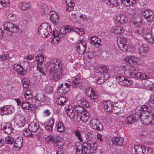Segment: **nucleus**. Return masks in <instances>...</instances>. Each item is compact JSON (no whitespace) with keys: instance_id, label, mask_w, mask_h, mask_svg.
<instances>
[{"instance_id":"nucleus-40","label":"nucleus","mask_w":154,"mask_h":154,"mask_svg":"<svg viewBox=\"0 0 154 154\" xmlns=\"http://www.w3.org/2000/svg\"><path fill=\"white\" fill-rule=\"evenodd\" d=\"M30 5L28 3H22L20 5V7L22 10H26L29 8Z\"/></svg>"},{"instance_id":"nucleus-62","label":"nucleus","mask_w":154,"mask_h":154,"mask_svg":"<svg viewBox=\"0 0 154 154\" xmlns=\"http://www.w3.org/2000/svg\"><path fill=\"white\" fill-rule=\"evenodd\" d=\"M75 135L78 137V138L80 141H82V139L81 137V134H80V132L77 131L75 132Z\"/></svg>"},{"instance_id":"nucleus-1","label":"nucleus","mask_w":154,"mask_h":154,"mask_svg":"<svg viewBox=\"0 0 154 154\" xmlns=\"http://www.w3.org/2000/svg\"><path fill=\"white\" fill-rule=\"evenodd\" d=\"M50 68L49 72L50 75L53 76L56 79H59L62 74V70L61 69L62 65L59 59L52 58L50 62Z\"/></svg>"},{"instance_id":"nucleus-19","label":"nucleus","mask_w":154,"mask_h":154,"mask_svg":"<svg viewBox=\"0 0 154 154\" xmlns=\"http://www.w3.org/2000/svg\"><path fill=\"white\" fill-rule=\"evenodd\" d=\"M148 49V45L146 44H144L140 46L139 52L140 55L143 56H144L147 53Z\"/></svg>"},{"instance_id":"nucleus-28","label":"nucleus","mask_w":154,"mask_h":154,"mask_svg":"<svg viewBox=\"0 0 154 154\" xmlns=\"http://www.w3.org/2000/svg\"><path fill=\"white\" fill-rule=\"evenodd\" d=\"M74 110L76 112V114L77 115V114L79 115V114H82V112H84L86 110L82 107V106H74Z\"/></svg>"},{"instance_id":"nucleus-44","label":"nucleus","mask_w":154,"mask_h":154,"mask_svg":"<svg viewBox=\"0 0 154 154\" xmlns=\"http://www.w3.org/2000/svg\"><path fill=\"white\" fill-rule=\"evenodd\" d=\"M107 4L109 5H111L112 7L114 6L116 7L119 5V3L117 2L116 0H110L109 1V3Z\"/></svg>"},{"instance_id":"nucleus-3","label":"nucleus","mask_w":154,"mask_h":154,"mask_svg":"<svg viewBox=\"0 0 154 154\" xmlns=\"http://www.w3.org/2000/svg\"><path fill=\"white\" fill-rule=\"evenodd\" d=\"M128 39L123 36L118 38L117 44L120 49L123 52L128 51L127 42Z\"/></svg>"},{"instance_id":"nucleus-27","label":"nucleus","mask_w":154,"mask_h":154,"mask_svg":"<svg viewBox=\"0 0 154 154\" xmlns=\"http://www.w3.org/2000/svg\"><path fill=\"white\" fill-rule=\"evenodd\" d=\"M3 130L4 132L8 134H11L13 131V128L11 125L8 124L3 127Z\"/></svg>"},{"instance_id":"nucleus-36","label":"nucleus","mask_w":154,"mask_h":154,"mask_svg":"<svg viewBox=\"0 0 154 154\" xmlns=\"http://www.w3.org/2000/svg\"><path fill=\"white\" fill-rule=\"evenodd\" d=\"M21 106L25 109L28 110L30 108H32L33 106L31 104L27 101H25L22 102Z\"/></svg>"},{"instance_id":"nucleus-48","label":"nucleus","mask_w":154,"mask_h":154,"mask_svg":"<svg viewBox=\"0 0 154 154\" xmlns=\"http://www.w3.org/2000/svg\"><path fill=\"white\" fill-rule=\"evenodd\" d=\"M36 99V96L34 97L33 101L35 102L34 104L35 106V107L36 108H38L41 106L42 104L40 103V102L37 100Z\"/></svg>"},{"instance_id":"nucleus-25","label":"nucleus","mask_w":154,"mask_h":154,"mask_svg":"<svg viewBox=\"0 0 154 154\" xmlns=\"http://www.w3.org/2000/svg\"><path fill=\"white\" fill-rule=\"evenodd\" d=\"M66 11L70 12L73 9L75 5L71 0H66Z\"/></svg>"},{"instance_id":"nucleus-24","label":"nucleus","mask_w":154,"mask_h":154,"mask_svg":"<svg viewBox=\"0 0 154 154\" xmlns=\"http://www.w3.org/2000/svg\"><path fill=\"white\" fill-rule=\"evenodd\" d=\"M40 125L34 122L30 123L29 126V128L30 131L32 132H35L39 128Z\"/></svg>"},{"instance_id":"nucleus-18","label":"nucleus","mask_w":154,"mask_h":154,"mask_svg":"<svg viewBox=\"0 0 154 154\" xmlns=\"http://www.w3.org/2000/svg\"><path fill=\"white\" fill-rule=\"evenodd\" d=\"M111 141L115 145L121 146L123 142V139L120 137H115L111 139Z\"/></svg>"},{"instance_id":"nucleus-59","label":"nucleus","mask_w":154,"mask_h":154,"mask_svg":"<svg viewBox=\"0 0 154 154\" xmlns=\"http://www.w3.org/2000/svg\"><path fill=\"white\" fill-rule=\"evenodd\" d=\"M52 139L51 142L55 143H57L56 145L59 146V143H60V140H58L57 137L53 136V138Z\"/></svg>"},{"instance_id":"nucleus-6","label":"nucleus","mask_w":154,"mask_h":154,"mask_svg":"<svg viewBox=\"0 0 154 154\" xmlns=\"http://www.w3.org/2000/svg\"><path fill=\"white\" fill-rule=\"evenodd\" d=\"M90 126L92 129L97 131H102L103 129L102 123L96 119H93L91 120Z\"/></svg>"},{"instance_id":"nucleus-50","label":"nucleus","mask_w":154,"mask_h":154,"mask_svg":"<svg viewBox=\"0 0 154 154\" xmlns=\"http://www.w3.org/2000/svg\"><path fill=\"white\" fill-rule=\"evenodd\" d=\"M123 84L124 86H130L133 83V82L131 81H130L127 79H125L124 82Z\"/></svg>"},{"instance_id":"nucleus-41","label":"nucleus","mask_w":154,"mask_h":154,"mask_svg":"<svg viewBox=\"0 0 154 154\" xmlns=\"http://www.w3.org/2000/svg\"><path fill=\"white\" fill-rule=\"evenodd\" d=\"M9 0H0V9H2L6 6L7 4H9Z\"/></svg>"},{"instance_id":"nucleus-22","label":"nucleus","mask_w":154,"mask_h":154,"mask_svg":"<svg viewBox=\"0 0 154 154\" xmlns=\"http://www.w3.org/2000/svg\"><path fill=\"white\" fill-rule=\"evenodd\" d=\"M103 105L105 109L107 110L106 111L109 112L112 111L113 106L110 101L109 100L104 101L103 103Z\"/></svg>"},{"instance_id":"nucleus-63","label":"nucleus","mask_w":154,"mask_h":154,"mask_svg":"<svg viewBox=\"0 0 154 154\" xmlns=\"http://www.w3.org/2000/svg\"><path fill=\"white\" fill-rule=\"evenodd\" d=\"M46 90L48 93H51L53 91L52 87L50 86H48L46 87Z\"/></svg>"},{"instance_id":"nucleus-54","label":"nucleus","mask_w":154,"mask_h":154,"mask_svg":"<svg viewBox=\"0 0 154 154\" xmlns=\"http://www.w3.org/2000/svg\"><path fill=\"white\" fill-rule=\"evenodd\" d=\"M73 84H72V86L74 88L77 87L78 85L80 83L79 80L78 78H75V80L72 82Z\"/></svg>"},{"instance_id":"nucleus-29","label":"nucleus","mask_w":154,"mask_h":154,"mask_svg":"<svg viewBox=\"0 0 154 154\" xmlns=\"http://www.w3.org/2000/svg\"><path fill=\"white\" fill-rule=\"evenodd\" d=\"M109 70V67L106 66H101L98 68L96 70L97 73H106Z\"/></svg>"},{"instance_id":"nucleus-49","label":"nucleus","mask_w":154,"mask_h":154,"mask_svg":"<svg viewBox=\"0 0 154 154\" xmlns=\"http://www.w3.org/2000/svg\"><path fill=\"white\" fill-rule=\"evenodd\" d=\"M29 81L28 79H26L23 81V87L26 88H29Z\"/></svg>"},{"instance_id":"nucleus-31","label":"nucleus","mask_w":154,"mask_h":154,"mask_svg":"<svg viewBox=\"0 0 154 154\" xmlns=\"http://www.w3.org/2000/svg\"><path fill=\"white\" fill-rule=\"evenodd\" d=\"M23 143V140L22 139L17 138L14 143V146L15 148H20L22 147Z\"/></svg>"},{"instance_id":"nucleus-64","label":"nucleus","mask_w":154,"mask_h":154,"mask_svg":"<svg viewBox=\"0 0 154 154\" xmlns=\"http://www.w3.org/2000/svg\"><path fill=\"white\" fill-rule=\"evenodd\" d=\"M76 115V114L75 115L74 112L73 111L68 116L71 119H75Z\"/></svg>"},{"instance_id":"nucleus-8","label":"nucleus","mask_w":154,"mask_h":154,"mask_svg":"<svg viewBox=\"0 0 154 154\" xmlns=\"http://www.w3.org/2000/svg\"><path fill=\"white\" fill-rule=\"evenodd\" d=\"M148 111V109L147 110L144 111V113L142 118V119H140L141 122L143 124L145 125H148L149 124H154L153 122V120L151 117H150V114L147 115Z\"/></svg>"},{"instance_id":"nucleus-30","label":"nucleus","mask_w":154,"mask_h":154,"mask_svg":"<svg viewBox=\"0 0 154 154\" xmlns=\"http://www.w3.org/2000/svg\"><path fill=\"white\" fill-rule=\"evenodd\" d=\"M150 30L149 29H144L143 28H139L138 30V32L139 34H143V36L145 35H146L148 34H150Z\"/></svg>"},{"instance_id":"nucleus-2","label":"nucleus","mask_w":154,"mask_h":154,"mask_svg":"<svg viewBox=\"0 0 154 154\" xmlns=\"http://www.w3.org/2000/svg\"><path fill=\"white\" fill-rule=\"evenodd\" d=\"M38 33L43 38L50 36L52 32L51 26L48 23H42L39 26Z\"/></svg>"},{"instance_id":"nucleus-43","label":"nucleus","mask_w":154,"mask_h":154,"mask_svg":"<svg viewBox=\"0 0 154 154\" xmlns=\"http://www.w3.org/2000/svg\"><path fill=\"white\" fill-rule=\"evenodd\" d=\"M72 31L76 32L80 35H82L84 33V30L81 28L76 29L72 27Z\"/></svg>"},{"instance_id":"nucleus-61","label":"nucleus","mask_w":154,"mask_h":154,"mask_svg":"<svg viewBox=\"0 0 154 154\" xmlns=\"http://www.w3.org/2000/svg\"><path fill=\"white\" fill-rule=\"evenodd\" d=\"M103 79V78L102 79L101 77H99L98 79L96 80V82H97V83L98 84H100L104 82V79Z\"/></svg>"},{"instance_id":"nucleus-15","label":"nucleus","mask_w":154,"mask_h":154,"mask_svg":"<svg viewBox=\"0 0 154 154\" xmlns=\"http://www.w3.org/2000/svg\"><path fill=\"white\" fill-rule=\"evenodd\" d=\"M125 60L130 63H132L134 64H139L140 60L137 57L134 56L128 57L125 58Z\"/></svg>"},{"instance_id":"nucleus-35","label":"nucleus","mask_w":154,"mask_h":154,"mask_svg":"<svg viewBox=\"0 0 154 154\" xmlns=\"http://www.w3.org/2000/svg\"><path fill=\"white\" fill-rule=\"evenodd\" d=\"M36 60L37 62H39L38 64H40V66H42V62L44 60V55L43 54H39L35 57Z\"/></svg>"},{"instance_id":"nucleus-21","label":"nucleus","mask_w":154,"mask_h":154,"mask_svg":"<svg viewBox=\"0 0 154 154\" xmlns=\"http://www.w3.org/2000/svg\"><path fill=\"white\" fill-rule=\"evenodd\" d=\"M72 27L71 26H67L62 27L60 29V32L64 35L67 33H69L72 31Z\"/></svg>"},{"instance_id":"nucleus-9","label":"nucleus","mask_w":154,"mask_h":154,"mask_svg":"<svg viewBox=\"0 0 154 154\" xmlns=\"http://www.w3.org/2000/svg\"><path fill=\"white\" fill-rule=\"evenodd\" d=\"M143 12V15L148 22H151L154 20V16L152 11L146 9Z\"/></svg>"},{"instance_id":"nucleus-26","label":"nucleus","mask_w":154,"mask_h":154,"mask_svg":"<svg viewBox=\"0 0 154 154\" xmlns=\"http://www.w3.org/2000/svg\"><path fill=\"white\" fill-rule=\"evenodd\" d=\"M50 19L51 22L54 24H57L59 22V19L57 13L51 14Z\"/></svg>"},{"instance_id":"nucleus-11","label":"nucleus","mask_w":154,"mask_h":154,"mask_svg":"<svg viewBox=\"0 0 154 154\" xmlns=\"http://www.w3.org/2000/svg\"><path fill=\"white\" fill-rule=\"evenodd\" d=\"M149 108V107L146 105H143L141 106L140 109V111L135 113L134 114L135 116H134V118H136V121L138 119H142V118L144 111H147Z\"/></svg>"},{"instance_id":"nucleus-60","label":"nucleus","mask_w":154,"mask_h":154,"mask_svg":"<svg viewBox=\"0 0 154 154\" xmlns=\"http://www.w3.org/2000/svg\"><path fill=\"white\" fill-rule=\"evenodd\" d=\"M9 55L7 54L0 56V61L5 60L8 59Z\"/></svg>"},{"instance_id":"nucleus-16","label":"nucleus","mask_w":154,"mask_h":154,"mask_svg":"<svg viewBox=\"0 0 154 154\" xmlns=\"http://www.w3.org/2000/svg\"><path fill=\"white\" fill-rule=\"evenodd\" d=\"M89 42L91 45L98 47L101 45V40L96 36H94L89 39Z\"/></svg>"},{"instance_id":"nucleus-13","label":"nucleus","mask_w":154,"mask_h":154,"mask_svg":"<svg viewBox=\"0 0 154 154\" xmlns=\"http://www.w3.org/2000/svg\"><path fill=\"white\" fill-rule=\"evenodd\" d=\"M95 146L94 145H91V144L84 143L83 146L84 154H91V152L94 149Z\"/></svg>"},{"instance_id":"nucleus-34","label":"nucleus","mask_w":154,"mask_h":154,"mask_svg":"<svg viewBox=\"0 0 154 154\" xmlns=\"http://www.w3.org/2000/svg\"><path fill=\"white\" fill-rule=\"evenodd\" d=\"M49 123L50 124H47L45 125L46 130L48 131H52L53 126L54 124V121L53 119H51L49 122Z\"/></svg>"},{"instance_id":"nucleus-12","label":"nucleus","mask_w":154,"mask_h":154,"mask_svg":"<svg viewBox=\"0 0 154 154\" xmlns=\"http://www.w3.org/2000/svg\"><path fill=\"white\" fill-rule=\"evenodd\" d=\"M86 139L87 140L88 144L94 145L96 146V143L95 142V136L93 133L88 132L86 135Z\"/></svg>"},{"instance_id":"nucleus-58","label":"nucleus","mask_w":154,"mask_h":154,"mask_svg":"<svg viewBox=\"0 0 154 154\" xmlns=\"http://www.w3.org/2000/svg\"><path fill=\"white\" fill-rule=\"evenodd\" d=\"M40 64H37V69L39 70V71L42 73L43 75H46V73L43 71V69L42 67V66H40Z\"/></svg>"},{"instance_id":"nucleus-17","label":"nucleus","mask_w":154,"mask_h":154,"mask_svg":"<svg viewBox=\"0 0 154 154\" xmlns=\"http://www.w3.org/2000/svg\"><path fill=\"white\" fill-rule=\"evenodd\" d=\"M14 68L15 70L21 75H24L26 73V70H24L23 66L20 65L15 64Z\"/></svg>"},{"instance_id":"nucleus-55","label":"nucleus","mask_w":154,"mask_h":154,"mask_svg":"<svg viewBox=\"0 0 154 154\" xmlns=\"http://www.w3.org/2000/svg\"><path fill=\"white\" fill-rule=\"evenodd\" d=\"M101 150L98 149L96 148V146H95L94 147V149L91 152V154H101Z\"/></svg>"},{"instance_id":"nucleus-7","label":"nucleus","mask_w":154,"mask_h":154,"mask_svg":"<svg viewBox=\"0 0 154 154\" xmlns=\"http://www.w3.org/2000/svg\"><path fill=\"white\" fill-rule=\"evenodd\" d=\"M76 48L78 52L80 54H83L86 48V42L85 40H79L76 45Z\"/></svg>"},{"instance_id":"nucleus-10","label":"nucleus","mask_w":154,"mask_h":154,"mask_svg":"<svg viewBox=\"0 0 154 154\" xmlns=\"http://www.w3.org/2000/svg\"><path fill=\"white\" fill-rule=\"evenodd\" d=\"M70 85L67 83L61 84L58 88L59 92L62 94H65L68 92L70 89Z\"/></svg>"},{"instance_id":"nucleus-39","label":"nucleus","mask_w":154,"mask_h":154,"mask_svg":"<svg viewBox=\"0 0 154 154\" xmlns=\"http://www.w3.org/2000/svg\"><path fill=\"white\" fill-rule=\"evenodd\" d=\"M136 121V118H134V116L133 115L129 116L127 118V122L128 124H132L133 122Z\"/></svg>"},{"instance_id":"nucleus-23","label":"nucleus","mask_w":154,"mask_h":154,"mask_svg":"<svg viewBox=\"0 0 154 154\" xmlns=\"http://www.w3.org/2000/svg\"><path fill=\"white\" fill-rule=\"evenodd\" d=\"M126 17L123 14L118 15L116 17V22L120 24L124 23L127 22L126 20Z\"/></svg>"},{"instance_id":"nucleus-47","label":"nucleus","mask_w":154,"mask_h":154,"mask_svg":"<svg viewBox=\"0 0 154 154\" xmlns=\"http://www.w3.org/2000/svg\"><path fill=\"white\" fill-rule=\"evenodd\" d=\"M11 110L10 106L8 105L5 106L0 108V113Z\"/></svg>"},{"instance_id":"nucleus-53","label":"nucleus","mask_w":154,"mask_h":154,"mask_svg":"<svg viewBox=\"0 0 154 154\" xmlns=\"http://www.w3.org/2000/svg\"><path fill=\"white\" fill-rule=\"evenodd\" d=\"M95 54V52L93 51V52L89 51L86 53V56L88 58L90 59L94 57Z\"/></svg>"},{"instance_id":"nucleus-4","label":"nucleus","mask_w":154,"mask_h":154,"mask_svg":"<svg viewBox=\"0 0 154 154\" xmlns=\"http://www.w3.org/2000/svg\"><path fill=\"white\" fill-rule=\"evenodd\" d=\"M4 29L9 32V33L18 32L21 31L17 26H15L10 22H6L4 24Z\"/></svg>"},{"instance_id":"nucleus-33","label":"nucleus","mask_w":154,"mask_h":154,"mask_svg":"<svg viewBox=\"0 0 154 154\" xmlns=\"http://www.w3.org/2000/svg\"><path fill=\"white\" fill-rule=\"evenodd\" d=\"M87 95L88 96H89L91 99L92 100H95L97 97V95L96 94L92 88H91L90 93L87 92Z\"/></svg>"},{"instance_id":"nucleus-14","label":"nucleus","mask_w":154,"mask_h":154,"mask_svg":"<svg viewBox=\"0 0 154 154\" xmlns=\"http://www.w3.org/2000/svg\"><path fill=\"white\" fill-rule=\"evenodd\" d=\"M134 149L136 154H145L146 150V148L142 145H135Z\"/></svg>"},{"instance_id":"nucleus-37","label":"nucleus","mask_w":154,"mask_h":154,"mask_svg":"<svg viewBox=\"0 0 154 154\" xmlns=\"http://www.w3.org/2000/svg\"><path fill=\"white\" fill-rule=\"evenodd\" d=\"M124 32V29L120 26H116L115 27L113 32L116 34H122Z\"/></svg>"},{"instance_id":"nucleus-57","label":"nucleus","mask_w":154,"mask_h":154,"mask_svg":"<svg viewBox=\"0 0 154 154\" xmlns=\"http://www.w3.org/2000/svg\"><path fill=\"white\" fill-rule=\"evenodd\" d=\"M117 81L123 82L125 79L122 75H117L116 77Z\"/></svg>"},{"instance_id":"nucleus-45","label":"nucleus","mask_w":154,"mask_h":154,"mask_svg":"<svg viewBox=\"0 0 154 154\" xmlns=\"http://www.w3.org/2000/svg\"><path fill=\"white\" fill-rule=\"evenodd\" d=\"M84 148L82 145L76 147V154H83Z\"/></svg>"},{"instance_id":"nucleus-51","label":"nucleus","mask_w":154,"mask_h":154,"mask_svg":"<svg viewBox=\"0 0 154 154\" xmlns=\"http://www.w3.org/2000/svg\"><path fill=\"white\" fill-rule=\"evenodd\" d=\"M23 134L26 137H29L31 136L32 135L31 131L29 129H26L24 130L23 131Z\"/></svg>"},{"instance_id":"nucleus-32","label":"nucleus","mask_w":154,"mask_h":154,"mask_svg":"<svg viewBox=\"0 0 154 154\" xmlns=\"http://www.w3.org/2000/svg\"><path fill=\"white\" fill-rule=\"evenodd\" d=\"M49 12L48 7L46 5H43L41 7L40 12L42 16L46 15Z\"/></svg>"},{"instance_id":"nucleus-38","label":"nucleus","mask_w":154,"mask_h":154,"mask_svg":"<svg viewBox=\"0 0 154 154\" xmlns=\"http://www.w3.org/2000/svg\"><path fill=\"white\" fill-rule=\"evenodd\" d=\"M57 104L60 106L64 105V103L66 102V97L61 96L57 98Z\"/></svg>"},{"instance_id":"nucleus-46","label":"nucleus","mask_w":154,"mask_h":154,"mask_svg":"<svg viewBox=\"0 0 154 154\" xmlns=\"http://www.w3.org/2000/svg\"><path fill=\"white\" fill-rule=\"evenodd\" d=\"M5 143L7 144H11L14 143V139L12 137H8L5 138Z\"/></svg>"},{"instance_id":"nucleus-5","label":"nucleus","mask_w":154,"mask_h":154,"mask_svg":"<svg viewBox=\"0 0 154 154\" xmlns=\"http://www.w3.org/2000/svg\"><path fill=\"white\" fill-rule=\"evenodd\" d=\"M130 77L132 78H139L142 80L152 78V76L147 75L144 73H142L140 72H131L130 73Z\"/></svg>"},{"instance_id":"nucleus-56","label":"nucleus","mask_w":154,"mask_h":154,"mask_svg":"<svg viewBox=\"0 0 154 154\" xmlns=\"http://www.w3.org/2000/svg\"><path fill=\"white\" fill-rule=\"evenodd\" d=\"M44 99V96L43 94H40L37 97L36 100L41 102H42Z\"/></svg>"},{"instance_id":"nucleus-20","label":"nucleus","mask_w":154,"mask_h":154,"mask_svg":"<svg viewBox=\"0 0 154 154\" xmlns=\"http://www.w3.org/2000/svg\"><path fill=\"white\" fill-rule=\"evenodd\" d=\"M76 118L75 120L79 122L80 121H82V122H86L88 120L89 117L87 114L84 113V114L81 116L80 115H79L77 114V115L76 116Z\"/></svg>"},{"instance_id":"nucleus-42","label":"nucleus","mask_w":154,"mask_h":154,"mask_svg":"<svg viewBox=\"0 0 154 154\" xmlns=\"http://www.w3.org/2000/svg\"><path fill=\"white\" fill-rule=\"evenodd\" d=\"M57 130L59 132H62L64 131L65 128L62 122H59L57 125Z\"/></svg>"},{"instance_id":"nucleus-52","label":"nucleus","mask_w":154,"mask_h":154,"mask_svg":"<svg viewBox=\"0 0 154 154\" xmlns=\"http://www.w3.org/2000/svg\"><path fill=\"white\" fill-rule=\"evenodd\" d=\"M81 104L82 106L86 108H87L89 106V103L87 102L85 99L84 98L82 99L81 101Z\"/></svg>"}]
</instances>
